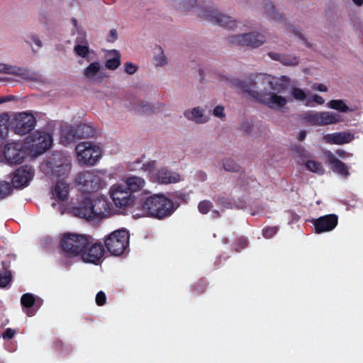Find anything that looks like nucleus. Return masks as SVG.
I'll list each match as a JSON object with an SVG mask.
<instances>
[{
  "instance_id": "f257e3e1",
  "label": "nucleus",
  "mask_w": 363,
  "mask_h": 363,
  "mask_svg": "<svg viewBox=\"0 0 363 363\" xmlns=\"http://www.w3.org/2000/svg\"><path fill=\"white\" fill-rule=\"evenodd\" d=\"M177 207L172 199L163 194H153L140 201L143 214L159 220L172 216Z\"/></svg>"
},
{
  "instance_id": "f03ea898",
  "label": "nucleus",
  "mask_w": 363,
  "mask_h": 363,
  "mask_svg": "<svg viewBox=\"0 0 363 363\" xmlns=\"http://www.w3.org/2000/svg\"><path fill=\"white\" fill-rule=\"evenodd\" d=\"M23 143L26 150L31 155L37 157L51 147L52 137L46 131L37 130L25 138Z\"/></svg>"
},
{
  "instance_id": "7ed1b4c3",
  "label": "nucleus",
  "mask_w": 363,
  "mask_h": 363,
  "mask_svg": "<svg viewBox=\"0 0 363 363\" xmlns=\"http://www.w3.org/2000/svg\"><path fill=\"white\" fill-rule=\"evenodd\" d=\"M74 183L79 191L85 194L96 192L106 186V182L95 169L78 173Z\"/></svg>"
},
{
  "instance_id": "20e7f679",
  "label": "nucleus",
  "mask_w": 363,
  "mask_h": 363,
  "mask_svg": "<svg viewBox=\"0 0 363 363\" xmlns=\"http://www.w3.org/2000/svg\"><path fill=\"white\" fill-rule=\"evenodd\" d=\"M88 235L66 233L62 235L61 246L63 252L69 257L80 255L83 249L89 244Z\"/></svg>"
},
{
  "instance_id": "39448f33",
  "label": "nucleus",
  "mask_w": 363,
  "mask_h": 363,
  "mask_svg": "<svg viewBox=\"0 0 363 363\" xmlns=\"http://www.w3.org/2000/svg\"><path fill=\"white\" fill-rule=\"evenodd\" d=\"M130 235L128 230H114L104 239V247L112 255H123L129 246Z\"/></svg>"
},
{
  "instance_id": "423d86ee",
  "label": "nucleus",
  "mask_w": 363,
  "mask_h": 363,
  "mask_svg": "<svg viewBox=\"0 0 363 363\" xmlns=\"http://www.w3.org/2000/svg\"><path fill=\"white\" fill-rule=\"evenodd\" d=\"M37 124V120L33 114L28 111L16 113L9 125L11 130L16 135L23 136L34 130Z\"/></svg>"
},
{
  "instance_id": "0eeeda50",
  "label": "nucleus",
  "mask_w": 363,
  "mask_h": 363,
  "mask_svg": "<svg viewBox=\"0 0 363 363\" xmlns=\"http://www.w3.org/2000/svg\"><path fill=\"white\" fill-rule=\"evenodd\" d=\"M76 152L80 163L94 166L101 156V150L95 143L84 141L76 146Z\"/></svg>"
},
{
  "instance_id": "6e6552de",
  "label": "nucleus",
  "mask_w": 363,
  "mask_h": 363,
  "mask_svg": "<svg viewBox=\"0 0 363 363\" xmlns=\"http://www.w3.org/2000/svg\"><path fill=\"white\" fill-rule=\"evenodd\" d=\"M242 88L245 92H247L257 101L261 102L271 108H282L287 103V100L285 97L277 95L273 92H259L257 90L252 89L245 84H242Z\"/></svg>"
},
{
  "instance_id": "1a4fd4ad",
  "label": "nucleus",
  "mask_w": 363,
  "mask_h": 363,
  "mask_svg": "<svg viewBox=\"0 0 363 363\" xmlns=\"http://www.w3.org/2000/svg\"><path fill=\"white\" fill-rule=\"evenodd\" d=\"M197 14L202 18L216 23L229 30L234 29L237 26L236 21L232 17L225 15L212 7L199 9Z\"/></svg>"
},
{
  "instance_id": "9d476101",
  "label": "nucleus",
  "mask_w": 363,
  "mask_h": 363,
  "mask_svg": "<svg viewBox=\"0 0 363 363\" xmlns=\"http://www.w3.org/2000/svg\"><path fill=\"white\" fill-rule=\"evenodd\" d=\"M303 118L311 125L318 126L336 124L343 121L339 113L329 111L306 112Z\"/></svg>"
},
{
  "instance_id": "9b49d317",
  "label": "nucleus",
  "mask_w": 363,
  "mask_h": 363,
  "mask_svg": "<svg viewBox=\"0 0 363 363\" xmlns=\"http://www.w3.org/2000/svg\"><path fill=\"white\" fill-rule=\"evenodd\" d=\"M27 155L23 143L11 142L5 145L4 156L7 162L11 164H21Z\"/></svg>"
},
{
  "instance_id": "f8f14e48",
  "label": "nucleus",
  "mask_w": 363,
  "mask_h": 363,
  "mask_svg": "<svg viewBox=\"0 0 363 363\" xmlns=\"http://www.w3.org/2000/svg\"><path fill=\"white\" fill-rule=\"evenodd\" d=\"M88 237L89 244L83 249L81 257L84 262L98 264L104 255V247L99 242H94L91 236Z\"/></svg>"
},
{
  "instance_id": "ddd939ff",
  "label": "nucleus",
  "mask_w": 363,
  "mask_h": 363,
  "mask_svg": "<svg viewBox=\"0 0 363 363\" xmlns=\"http://www.w3.org/2000/svg\"><path fill=\"white\" fill-rule=\"evenodd\" d=\"M231 43L241 45L247 46L252 48H258L263 45L266 41V36L264 34L251 32L245 34H238L233 35L230 38Z\"/></svg>"
},
{
  "instance_id": "4468645a",
  "label": "nucleus",
  "mask_w": 363,
  "mask_h": 363,
  "mask_svg": "<svg viewBox=\"0 0 363 363\" xmlns=\"http://www.w3.org/2000/svg\"><path fill=\"white\" fill-rule=\"evenodd\" d=\"M109 193L114 204L118 208H125L133 203L134 197L123 184L113 185Z\"/></svg>"
},
{
  "instance_id": "2eb2a0df",
  "label": "nucleus",
  "mask_w": 363,
  "mask_h": 363,
  "mask_svg": "<svg viewBox=\"0 0 363 363\" xmlns=\"http://www.w3.org/2000/svg\"><path fill=\"white\" fill-rule=\"evenodd\" d=\"M311 223L313 225L314 232L320 234L335 229L338 223V216L334 213L328 214L318 218H313Z\"/></svg>"
},
{
  "instance_id": "dca6fc26",
  "label": "nucleus",
  "mask_w": 363,
  "mask_h": 363,
  "mask_svg": "<svg viewBox=\"0 0 363 363\" xmlns=\"http://www.w3.org/2000/svg\"><path fill=\"white\" fill-rule=\"evenodd\" d=\"M33 176V171L30 167L22 166L17 169L12 178L11 185L13 188L21 189L27 186Z\"/></svg>"
},
{
  "instance_id": "f3484780",
  "label": "nucleus",
  "mask_w": 363,
  "mask_h": 363,
  "mask_svg": "<svg viewBox=\"0 0 363 363\" xmlns=\"http://www.w3.org/2000/svg\"><path fill=\"white\" fill-rule=\"evenodd\" d=\"M72 212L74 216L84 218L86 220H94L95 218L91 206V199L84 197L79 202L77 206L72 207Z\"/></svg>"
},
{
  "instance_id": "a211bd4d",
  "label": "nucleus",
  "mask_w": 363,
  "mask_h": 363,
  "mask_svg": "<svg viewBox=\"0 0 363 363\" xmlns=\"http://www.w3.org/2000/svg\"><path fill=\"white\" fill-rule=\"evenodd\" d=\"M324 155L325 156L333 172L343 178H347L350 175L349 167L345 163L337 159L331 151H325Z\"/></svg>"
},
{
  "instance_id": "6ab92c4d",
  "label": "nucleus",
  "mask_w": 363,
  "mask_h": 363,
  "mask_svg": "<svg viewBox=\"0 0 363 363\" xmlns=\"http://www.w3.org/2000/svg\"><path fill=\"white\" fill-rule=\"evenodd\" d=\"M21 304L26 315L28 316H33L40 308L41 301L40 299L36 300L33 294L26 293L22 295L21 298Z\"/></svg>"
},
{
  "instance_id": "aec40b11",
  "label": "nucleus",
  "mask_w": 363,
  "mask_h": 363,
  "mask_svg": "<svg viewBox=\"0 0 363 363\" xmlns=\"http://www.w3.org/2000/svg\"><path fill=\"white\" fill-rule=\"evenodd\" d=\"M91 206L95 220H101L105 218L111 210L108 202L102 196L91 200Z\"/></svg>"
},
{
  "instance_id": "412c9836",
  "label": "nucleus",
  "mask_w": 363,
  "mask_h": 363,
  "mask_svg": "<svg viewBox=\"0 0 363 363\" xmlns=\"http://www.w3.org/2000/svg\"><path fill=\"white\" fill-rule=\"evenodd\" d=\"M354 139L353 133L349 132H337L326 134L323 136V140L329 144L344 145L350 143Z\"/></svg>"
},
{
  "instance_id": "4be33fe9",
  "label": "nucleus",
  "mask_w": 363,
  "mask_h": 363,
  "mask_svg": "<svg viewBox=\"0 0 363 363\" xmlns=\"http://www.w3.org/2000/svg\"><path fill=\"white\" fill-rule=\"evenodd\" d=\"M0 73L19 76L25 79H32V74L28 69L4 63H0Z\"/></svg>"
},
{
  "instance_id": "5701e85b",
  "label": "nucleus",
  "mask_w": 363,
  "mask_h": 363,
  "mask_svg": "<svg viewBox=\"0 0 363 363\" xmlns=\"http://www.w3.org/2000/svg\"><path fill=\"white\" fill-rule=\"evenodd\" d=\"M58 155H53V157L52 158V161L50 163L52 164V174L57 177H66L70 172L71 170V163L68 161V160L63 158L62 162L57 164L54 162L53 160L55 159V157Z\"/></svg>"
},
{
  "instance_id": "b1692460",
  "label": "nucleus",
  "mask_w": 363,
  "mask_h": 363,
  "mask_svg": "<svg viewBox=\"0 0 363 363\" xmlns=\"http://www.w3.org/2000/svg\"><path fill=\"white\" fill-rule=\"evenodd\" d=\"M156 177L158 183L163 184L176 183L180 180L179 174L172 172L164 167L158 169Z\"/></svg>"
},
{
  "instance_id": "393cba45",
  "label": "nucleus",
  "mask_w": 363,
  "mask_h": 363,
  "mask_svg": "<svg viewBox=\"0 0 363 363\" xmlns=\"http://www.w3.org/2000/svg\"><path fill=\"white\" fill-rule=\"evenodd\" d=\"M145 180L139 177H130L127 179L123 185H125L126 189H128L131 194L140 191L145 186Z\"/></svg>"
},
{
  "instance_id": "a878e982",
  "label": "nucleus",
  "mask_w": 363,
  "mask_h": 363,
  "mask_svg": "<svg viewBox=\"0 0 363 363\" xmlns=\"http://www.w3.org/2000/svg\"><path fill=\"white\" fill-rule=\"evenodd\" d=\"M69 185L65 182H57L53 189L52 194L55 199L64 201L67 199Z\"/></svg>"
},
{
  "instance_id": "bb28decb",
  "label": "nucleus",
  "mask_w": 363,
  "mask_h": 363,
  "mask_svg": "<svg viewBox=\"0 0 363 363\" xmlns=\"http://www.w3.org/2000/svg\"><path fill=\"white\" fill-rule=\"evenodd\" d=\"M79 140L74 125H70L62 130V141L69 144Z\"/></svg>"
},
{
  "instance_id": "cd10ccee",
  "label": "nucleus",
  "mask_w": 363,
  "mask_h": 363,
  "mask_svg": "<svg viewBox=\"0 0 363 363\" xmlns=\"http://www.w3.org/2000/svg\"><path fill=\"white\" fill-rule=\"evenodd\" d=\"M74 126L79 139L93 137L95 134V129L91 125L79 123Z\"/></svg>"
},
{
  "instance_id": "c85d7f7f",
  "label": "nucleus",
  "mask_w": 363,
  "mask_h": 363,
  "mask_svg": "<svg viewBox=\"0 0 363 363\" xmlns=\"http://www.w3.org/2000/svg\"><path fill=\"white\" fill-rule=\"evenodd\" d=\"M184 116L186 118L194 121L199 123H203L206 121V119L203 118V111L199 107L194 108L191 111H186Z\"/></svg>"
},
{
  "instance_id": "c756f323",
  "label": "nucleus",
  "mask_w": 363,
  "mask_h": 363,
  "mask_svg": "<svg viewBox=\"0 0 363 363\" xmlns=\"http://www.w3.org/2000/svg\"><path fill=\"white\" fill-rule=\"evenodd\" d=\"M9 114L3 113L0 114V142L4 140L8 136Z\"/></svg>"
},
{
  "instance_id": "7c9ffc66",
  "label": "nucleus",
  "mask_w": 363,
  "mask_h": 363,
  "mask_svg": "<svg viewBox=\"0 0 363 363\" xmlns=\"http://www.w3.org/2000/svg\"><path fill=\"white\" fill-rule=\"evenodd\" d=\"M305 166L308 170L319 175H322L325 173V169L320 162L313 160H308L306 162Z\"/></svg>"
},
{
  "instance_id": "2f4dec72",
  "label": "nucleus",
  "mask_w": 363,
  "mask_h": 363,
  "mask_svg": "<svg viewBox=\"0 0 363 363\" xmlns=\"http://www.w3.org/2000/svg\"><path fill=\"white\" fill-rule=\"evenodd\" d=\"M112 52L114 54V57L107 60L106 61L105 66L108 69L114 70L121 65V54L116 50H113Z\"/></svg>"
},
{
  "instance_id": "473e14b6",
  "label": "nucleus",
  "mask_w": 363,
  "mask_h": 363,
  "mask_svg": "<svg viewBox=\"0 0 363 363\" xmlns=\"http://www.w3.org/2000/svg\"><path fill=\"white\" fill-rule=\"evenodd\" d=\"M100 64L98 62H91L83 72L84 76L87 79H93L100 70Z\"/></svg>"
},
{
  "instance_id": "72a5a7b5",
  "label": "nucleus",
  "mask_w": 363,
  "mask_h": 363,
  "mask_svg": "<svg viewBox=\"0 0 363 363\" xmlns=\"http://www.w3.org/2000/svg\"><path fill=\"white\" fill-rule=\"evenodd\" d=\"M266 13L269 18L274 21H281L284 20V16L280 13L275 7L272 4V1L266 6Z\"/></svg>"
},
{
  "instance_id": "f704fd0d",
  "label": "nucleus",
  "mask_w": 363,
  "mask_h": 363,
  "mask_svg": "<svg viewBox=\"0 0 363 363\" xmlns=\"http://www.w3.org/2000/svg\"><path fill=\"white\" fill-rule=\"evenodd\" d=\"M328 106L342 113H347L350 111L348 106L342 99H333L330 101Z\"/></svg>"
},
{
  "instance_id": "c9c22d12",
  "label": "nucleus",
  "mask_w": 363,
  "mask_h": 363,
  "mask_svg": "<svg viewBox=\"0 0 363 363\" xmlns=\"http://www.w3.org/2000/svg\"><path fill=\"white\" fill-rule=\"evenodd\" d=\"M13 188L11 183L0 181V200L4 199L11 195Z\"/></svg>"
},
{
  "instance_id": "e433bc0d",
  "label": "nucleus",
  "mask_w": 363,
  "mask_h": 363,
  "mask_svg": "<svg viewBox=\"0 0 363 363\" xmlns=\"http://www.w3.org/2000/svg\"><path fill=\"white\" fill-rule=\"evenodd\" d=\"M217 203L220 206L228 209L240 208L242 207V205L240 206L225 196L219 197Z\"/></svg>"
},
{
  "instance_id": "4c0bfd02",
  "label": "nucleus",
  "mask_w": 363,
  "mask_h": 363,
  "mask_svg": "<svg viewBox=\"0 0 363 363\" xmlns=\"http://www.w3.org/2000/svg\"><path fill=\"white\" fill-rule=\"evenodd\" d=\"M249 245V240L245 236H240L235 240L233 247L236 252H240L246 249Z\"/></svg>"
},
{
  "instance_id": "58836bf2",
  "label": "nucleus",
  "mask_w": 363,
  "mask_h": 363,
  "mask_svg": "<svg viewBox=\"0 0 363 363\" xmlns=\"http://www.w3.org/2000/svg\"><path fill=\"white\" fill-rule=\"evenodd\" d=\"M207 281L204 279H200L194 284L192 285L191 289L194 294L199 295L203 294L206 289Z\"/></svg>"
},
{
  "instance_id": "ea45409f",
  "label": "nucleus",
  "mask_w": 363,
  "mask_h": 363,
  "mask_svg": "<svg viewBox=\"0 0 363 363\" xmlns=\"http://www.w3.org/2000/svg\"><path fill=\"white\" fill-rule=\"evenodd\" d=\"M12 280V274L10 271L4 269L0 271V287H6Z\"/></svg>"
},
{
  "instance_id": "a19ab883",
  "label": "nucleus",
  "mask_w": 363,
  "mask_h": 363,
  "mask_svg": "<svg viewBox=\"0 0 363 363\" xmlns=\"http://www.w3.org/2000/svg\"><path fill=\"white\" fill-rule=\"evenodd\" d=\"M223 166L225 171L237 172L240 170V167L233 159L227 158L223 160Z\"/></svg>"
},
{
  "instance_id": "79ce46f5",
  "label": "nucleus",
  "mask_w": 363,
  "mask_h": 363,
  "mask_svg": "<svg viewBox=\"0 0 363 363\" xmlns=\"http://www.w3.org/2000/svg\"><path fill=\"white\" fill-rule=\"evenodd\" d=\"M74 52L76 55L82 58H86L89 54V45H75Z\"/></svg>"
},
{
  "instance_id": "37998d69",
  "label": "nucleus",
  "mask_w": 363,
  "mask_h": 363,
  "mask_svg": "<svg viewBox=\"0 0 363 363\" xmlns=\"http://www.w3.org/2000/svg\"><path fill=\"white\" fill-rule=\"evenodd\" d=\"M280 62L284 65L294 66L298 64V60L296 57L282 54L280 60Z\"/></svg>"
},
{
  "instance_id": "c03bdc74",
  "label": "nucleus",
  "mask_w": 363,
  "mask_h": 363,
  "mask_svg": "<svg viewBox=\"0 0 363 363\" xmlns=\"http://www.w3.org/2000/svg\"><path fill=\"white\" fill-rule=\"evenodd\" d=\"M270 87L277 93L282 92L286 89V83L281 79H276L270 82Z\"/></svg>"
},
{
  "instance_id": "a18cd8bd",
  "label": "nucleus",
  "mask_w": 363,
  "mask_h": 363,
  "mask_svg": "<svg viewBox=\"0 0 363 363\" xmlns=\"http://www.w3.org/2000/svg\"><path fill=\"white\" fill-rule=\"evenodd\" d=\"M135 108L138 111L145 114H150L155 113V108L153 106L143 101L139 103Z\"/></svg>"
},
{
  "instance_id": "49530a36",
  "label": "nucleus",
  "mask_w": 363,
  "mask_h": 363,
  "mask_svg": "<svg viewBox=\"0 0 363 363\" xmlns=\"http://www.w3.org/2000/svg\"><path fill=\"white\" fill-rule=\"evenodd\" d=\"M213 207V203L210 201H201L198 206L199 211L202 214L208 213Z\"/></svg>"
},
{
  "instance_id": "de8ad7c7",
  "label": "nucleus",
  "mask_w": 363,
  "mask_h": 363,
  "mask_svg": "<svg viewBox=\"0 0 363 363\" xmlns=\"http://www.w3.org/2000/svg\"><path fill=\"white\" fill-rule=\"evenodd\" d=\"M292 96L294 99L303 101L306 99V94L300 88L294 87L291 91Z\"/></svg>"
},
{
  "instance_id": "09e8293b",
  "label": "nucleus",
  "mask_w": 363,
  "mask_h": 363,
  "mask_svg": "<svg viewBox=\"0 0 363 363\" xmlns=\"http://www.w3.org/2000/svg\"><path fill=\"white\" fill-rule=\"evenodd\" d=\"M278 228L276 226L266 227L262 230V235L264 238L269 239L277 234Z\"/></svg>"
},
{
  "instance_id": "8fccbe9b",
  "label": "nucleus",
  "mask_w": 363,
  "mask_h": 363,
  "mask_svg": "<svg viewBox=\"0 0 363 363\" xmlns=\"http://www.w3.org/2000/svg\"><path fill=\"white\" fill-rule=\"evenodd\" d=\"M77 32L78 36L76 38L75 45H89L86 38V33L80 30Z\"/></svg>"
},
{
  "instance_id": "3c124183",
  "label": "nucleus",
  "mask_w": 363,
  "mask_h": 363,
  "mask_svg": "<svg viewBox=\"0 0 363 363\" xmlns=\"http://www.w3.org/2000/svg\"><path fill=\"white\" fill-rule=\"evenodd\" d=\"M138 70V67L132 62H126L124 65V71L128 74H133Z\"/></svg>"
},
{
  "instance_id": "603ef678",
  "label": "nucleus",
  "mask_w": 363,
  "mask_h": 363,
  "mask_svg": "<svg viewBox=\"0 0 363 363\" xmlns=\"http://www.w3.org/2000/svg\"><path fill=\"white\" fill-rule=\"evenodd\" d=\"M106 296L102 291L97 293L96 296V303L98 306H102L106 303Z\"/></svg>"
},
{
  "instance_id": "864d4df0",
  "label": "nucleus",
  "mask_w": 363,
  "mask_h": 363,
  "mask_svg": "<svg viewBox=\"0 0 363 363\" xmlns=\"http://www.w3.org/2000/svg\"><path fill=\"white\" fill-rule=\"evenodd\" d=\"M166 60L163 52L162 51L160 55L155 57V65L156 66H162L165 64Z\"/></svg>"
},
{
  "instance_id": "5fc2aeb1",
  "label": "nucleus",
  "mask_w": 363,
  "mask_h": 363,
  "mask_svg": "<svg viewBox=\"0 0 363 363\" xmlns=\"http://www.w3.org/2000/svg\"><path fill=\"white\" fill-rule=\"evenodd\" d=\"M16 331L14 330L11 328H7L2 334L1 337L5 340H10L14 337Z\"/></svg>"
},
{
  "instance_id": "6e6d98bb",
  "label": "nucleus",
  "mask_w": 363,
  "mask_h": 363,
  "mask_svg": "<svg viewBox=\"0 0 363 363\" xmlns=\"http://www.w3.org/2000/svg\"><path fill=\"white\" fill-rule=\"evenodd\" d=\"M117 38H118L117 30L116 29H111L109 31V33L107 36V38H106L107 41L113 43L117 40Z\"/></svg>"
},
{
  "instance_id": "4d7b16f0",
  "label": "nucleus",
  "mask_w": 363,
  "mask_h": 363,
  "mask_svg": "<svg viewBox=\"0 0 363 363\" xmlns=\"http://www.w3.org/2000/svg\"><path fill=\"white\" fill-rule=\"evenodd\" d=\"M174 198L178 199L184 203H187L188 200L189 199V194H184V193H178V192H176L174 194Z\"/></svg>"
},
{
  "instance_id": "13d9d810",
  "label": "nucleus",
  "mask_w": 363,
  "mask_h": 363,
  "mask_svg": "<svg viewBox=\"0 0 363 363\" xmlns=\"http://www.w3.org/2000/svg\"><path fill=\"white\" fill-rule=\"evenodd\" d=\"M213 114L218 117H223L224 114V108L221 106H217L213 109Z\"/></svg>"
},
{
  "instance_id": "bf43d9fd",
  "label": "nucleus",
  "mask_w": 363,
  "mask_h": 363,
  "mask_svg": "<svg viewBox=\"0 0 363 363\" xmlns=\"http://www.w3.org/2000/svg\"><path fill=\"white\" fill-rule=\"evenodd\" d=\"M313 101L316 103L317 104L322 105L324 104L325 101L323 98L318 94H315L312 97Z\"/></svg>"
},
{
  "instance_id": "052dcab7",
  "label": "nucleus",
  "mask_w": 363,
  "mask_h": 363,
  "mask_svg": "<svg viewBox=\"0 0 363 363\" xmlns=\"http://www.w3.org/2000/svg\"><path fill=\"white\" fill-rule=\"evenodd\" d=\"M267 55L272 60L280 62L281 57V54L273 52H269Z\"/></svg>"
},
{
  "instance_id": "680f3d73",
  "label": "nucleus",
  "mask_w": 363,
  "mask_h": 363,
  "mask_svg": "<svg viewBox=\"0 0 363 363\" xmlns=\"http://www.w3.org/2000/svg\"><path fill=\"white\" fill-rule=\"evenodd\" d=\"M290 31H291L294 35H297L300 39L305 40L303 35L294 27H290Z\"/></svg>"
},
{
  "instance_id": "e2e57ef3",
  "label": "nucleus",
  "mask_w": 363,
  "mask_h": 363,
  "mask_svg": "<svg viewBox=\"0 0 363 363\" xmlns=\"http://www.w3.org/2000/svg\"><path fill=\"white\" fill-rule=\"evenodd\" d=\"M155 162L153 161V162H147V164H144L143 166L145 167L146 170L152 171L155 167Z\"/></svg>"
},
{
  "instance_id": "0e129e2a",
  "label": "nucleus",
  "mask_w": 363,
  "mask_h": 363,
  "mask_svg": "<svg viewBox=\"0 0 363 363\" xmlns=\"http://www.w3.org/2000/svg\"><path fill=\"white\" fill-rule=\"evenodd\" d=\"M63 343L60 340H56L54 342V347L56 350H61L62 347Z\"/></svg>"
},
{
  "instance_id": "69168bd1",
  "label": "nucleus",
  "mask_w": 363,
  "mask_h": 363,
  "mask_svg": "<svg viewBox=\"0 0 363 363\" xmlns=\"http://www.w3.org/2000/svg\"><path fill=\"white\" fill-rule=\"evenodd\" d=\"M316 89L319 91L326 92L328 91V87L323 84H318L316 86Z\"/></svg>"
},
{
  "instance_id": "338daca9",
  "label": "nucleus",
  "mask_w": 363,
  "mask_h": 363,
  "mask_svg": "<svg viewBox=\"0 0 363 363\" xmlns=\"http://www.w3.org/2000/svg\"><path fill=\"white\" fill-rule=\"evenodd\" d=\"M251 128H252V125L249 122H245L242 125V129L245 132H247L248 130H250L251 129Z\"/></svg>"
},
{
  "instance_id": "774afa93",
  "label": "nucleus",
  "mask_w": 363,
  "mask_h": 363,
  "mask_svg": "<svg viewBox=\"0 0 363 363\" xmlns=\"http://www.w3.org/2000/svg\"><path fill=\"white\" fill-rule=\"evenodd\" d=\"M336 155L339 156L340 157L345 158L346 155V152L345 150L342 149H338L335 152Z\"/></svg>"
}]
</instances>
